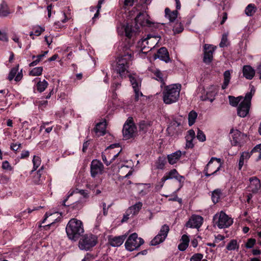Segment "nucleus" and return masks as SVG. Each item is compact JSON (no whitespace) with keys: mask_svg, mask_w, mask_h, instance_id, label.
<instances>
[{"mask_svg":"<svg viewBox=\"0 0 261 261\" xmlns=\"http://www.w3.org/2000/svg\"><path fill=\"white\" fill-rule=\"evenodd\" d=\"M66 232L70 240H77L84 232L82 222L75 218L71 219L67 224Z\"/></svg>","mask_w":261,"mask_h":261,"instance_id":"obj_1","label":"nucleus"},{"mask_svg":"<svg viewBox=\"0 0 261 261\" xmlns=\"http://www.w3.org/2000/svg\"><path fill=\"white\" fill-rule=\"evenodd\" d=\"M133 55V51L127 48L124 53L117 59L115 71L119 74L121 77L125 75V72H127V68L129 66Z\"/></svg>","mask_w":261,"mask_h":261,"instance_id":"obj_2","label":"nucleus"},{"mask_svg":"<svg viewBox=\"0 0 261 261\" xmlns=\"http://www.w3.org/2000/svg\"><path fill=\"white\" fill-rule=\"evenodd\" d=\"M181 85L175 84L165 86L163 91V99L166 104L176 102L179 97Z\"/></svg>","mask_w":261,"mask_h":261,"instance_id":"obj_3","label":"nucleus"},{"mask_svg":"<svg viewBox=\"0 0 261 261\" xmlns=\"http://www.w3.org/2000/svg\"><path fill=\"white\" fill-rule=\"evenodd\" d=\"M254 93L255 88L253 86H251L250 91L246 94L244 100L240 103L238 108V115L240 117L244 118L248 114L251 100Z\"/></svg>","mask_w":261,"mask_h":261,"instance_id":"obj_4","label":"nucleus"},{"mask_svg":"<svg viewBox=\"0 0 261 261\" xmlns=\"http://www.w3.org/2000/svg\"><path fill=\"white\" fill-rule=\"evenodd\" d=\"M213 223L214 225L217 226L219 228H225L232 224L233 219L224 212L221 211L214 216Z\"/></svg>","mask_w":261,"mask_h":261,"instance_id":"obj_5","label":"nucleus"},{"mask_svg":"<svg viewBox=\"0 0 261 261\" xmlns=\"http://www.w3.org/2000/svg\"><path fill=\"white\" fill-rule=\"evenodd\" d=\"M157 38L154 36H148L146 38L141 39L137 43V46L142 53L146 54L154 48L158 43Z\"/></svg>","mask_w":261,"mask_h":261,"instance_id":"obj_6","label":"nucleus"},{"mask_svg":"<svg viewBox=\"0 0 261 261\" xmlns=\"http://www.w3.org/2000/svg\"><path fill=\"white\" fill-rule=\"evenodd\" d=\"M97 242V237L92 234H86L80 240L79 247L81 250H88Z\"/></svg>","mask_w":261,"mask_h":261,"instance_id":"obj_7","label":"nucleus"},{"mask_svg":"<svg viewBox=\"0 0 261 261\" xmlns=\"http://www.w3.org/2000/svg\"><path fill=\"white\" fill-rule=\"evenodd\" d=\"M221 167V159L212 157L204 169V174L207 177L215 174Z\"/></svg>","mask_w":261,"mask_h":261,"instance_id":"obj_8","label":"nucleus"},{"mask_svg":"<svg viewBox=\"0 0 261 261\" xmlns=\"http://www.w3.org/2000/svg\"><path fill=\"white\" fill-rule=\"evenodd\" d=\"M173 178L175 179L179 182H183L185 179V177L183 176L180 175L177 171L176 169H173L166 173L165 175L161 178L159 185H157L155 186V189L158 191L160 190L167 180Z\"/></svg>","mask_w":261,"mask_h":261,"instance_id":"obj_9","label":"nucleus"},{"mask_svg":"<svg viewBox=\"0 0 261 261\" xmlns=\"http://www.w3.org/2000/svg\"><path fill=\"white\" fill-rule=\"evenodd\" d=\"M144 242L143 239L138 238L136 233H133L128 238L125 246L127 250L132 251L138 248Z\"/></svg>","mask_w":261,"mask_h":261,"instance_id":"obj_10","label":"nucleus"},{"mask_svg":"<svg viewBox=\"0 0 261 261\" xmlns=\"http://www.w3.org/2000/svg\"><path fill=\"white\" fill-rule=\"evenodd\" d=\"M169 231V227L167 225L162 226L159 233L151 240L150 244L155 246L163 242L166 239Z\"/></svg>","mask_w":261,"mask_h":261,"instance_id":"obj_11","label":"nucleus"},{"mask_svg":"<svg viewBox=\"0 0 261 261\" xmlns=\"http://www.w3.org/2000/svg\"><path fill=\"white\" fill-rule=\"evenodd\" d=\"M218 93V89L216 86L211 85L206 90H203V93L200 96V99L202 101L209 100L212 102Z\"/></svg>","mask_w":261,"mask_h":261,"instance_id":"obj_12","label":"nucleus"},{"mask_svg":"<svg viewBox=\"0 0 261 261\" xmlns=\"http://www.w3.org/2000/svg\"><path fill=\"white\" fill-rule=\"evenodd\" d=\"M129 79L135 92V100L138 101L140 97L143 96L142 93L140 91L141 85V80L138 77L132 75L129 76Z\"/></svg>","mask_w":261,"mask_h":261,"instance_id":"obj_13","label":"nucleus"},{"mask_svg":"<svg viewBox=\"0 0 261 261\" xmlns=\"http://www.w3.org/2000/svg\"><path fill=\"white\" fill-rule=\"evenodd\" d=\"M136 131V127L131 120L127 121L123 125V135L125 139H129L133 137Z\"/></svg>","mask_w":261,"mask_h":261,"instance_id":"obj_14","label":"nucleus"},{"mask_svg":"<svg viewBox=\"0 0 261 261\" xmlns=\"http://www.w3.org/2000/svg\"><path fill=\"white\" fill-rule=\"evenodd\" d=\"M216 48V46L205 44L204 45L203 62L206 64H210L213 60V53Z\"/></svg>","mask_w":261,"mask_h":261,"instance_id":"obj_15","label":"nucleus"},{"mask_svg":"<svg viewBox=\"0 0 261 261\" xmlns=\"http://www.w3.org/2000/svg\"><path fill=\"white\" fill-rule=\"evenodd\" d=\"M103 169L102 164L99 161L94 160L91 164V175L92 177L102 173Z\"/></svg>","mask_w":261,"mask_h":261,"instance_id":"obj_16","label":"nucleus"},{"mask_svg":"<svg viewBox=\"0 0 261 261\" xmlns=\"http://www.w3.org/2000/svg\"><path fill=\"white\" fill-rule=\"evenodd\" d=\"M126 238V235L119 236H109L108 241L109 244L112 247H119L121 246Z\"/></svg>","mask_w":261,"mask_h":261,"instance_id":"obj_17","label":"nucleus"},{"mask_svg":"<svg viewBox=\"0 0 261 261\" xmlns=\"http://www.w3.org/2000/svg\"><path fill=\"white\" fill-rule=\"evenodd\" d=\"M203 218L199 215H192L186 225L190 228H199L203 223Z\"/></svg>","mask_w":261,"mask_h":261,"instance_id":"obj_18","label":"nucleus"},{"mask_svg":"<svg viewBox=\"0 0 261 261\" xmlns=\"http://www.w3.org/2000/svg\"><path fill=\"white\" fill-rule=\"evenodd\" d=\"M250 185L249 191L252 193L256 194L260 190L261 187L260 182L256 177H252L249 178Z\"/></svg>","mask_w":261,"mask_h":261,"instance_id":"obj_19","label":"nucleus"},{"mask_svg":"<svg viewBox=\"0 0 261 261\" xmlns=\"http://www.w3.org/2000/svg\"><path fill=\"white\" fill-rule=\"evenodd\" d=\"M157 58L166 63L170 61V59L169 58V53L166 47H162L158 50L157 53L154 55V59H156Z\"/></svg>","mask_w":261,"mask_h":261,"instance_id":"obj_20","label":"nucleus"},{"mask_svg":"<svg viewBox=\"0 0 261 261\" xmlns=\"http://www.w3.org/2000/svg\"><path fill=\"white\" fill-rule=\"evenodd\" d=\"M242 72L244 77L247 80H252L255 75V70L250 65H244L243 67Z\"/></svg>","mask_w":261,"mask_h":261,"instance_id":"obj_21","label":"nucleus"},{"mask_svg":"<svg viewBox=\"0 0 261 261\" xmlns=\"http://www.w3.org/2000/svg\"><path fill=\"white\" fill-rule=\"evenodd\" d=\"M230 133L232 134L231 140L232 144L234 146L239 145L241 143L242 137L243 135L238 130H233V129H231L230 130Z\"/></svg>","mask_w":261,"mask_h":261,"instance_id":"obj_22","label":"nucleus"},{"mask_svg":"<svg viewBox=\"0 0 261 261\" xmlns=\"http://www.w3.org/2000/svg\"><path fill=\"white\" fill-rule=\"evenodd\" d=\"M106 121L105 120L102 122H100L98 123L95 128H94V130L96 134V135L98 136H103L106 134Z\"/></svg>","mask_w":261,"mask_h":261,"instance_id":"obj_23","label":"nucleus"},{"mask_svg":"<svg viewBox=\"0 0 261 261\" xmlns=\"http://www.w3.org/2000/svg\"><path fill=\"white\" fill-rule=\"evenodd\" d=\"M182 155V152L180 150H177L172 153L167 155L168 162L171 165H174L180 159Z\"/></svg>","mask_w":261,"mask_h":261,"instance_id":"obj_24","label":"nucleus"},{"mask_svg":"<svg viewBox=\"0 0 261 261\" xmlns=\"http://www.w3.org/2000/svg\"><path fill=\"white\" fill-rule=\"evenodd\" d=\"M180 243L178 246V248L180 251H185L188 247L189 243V237L186 234H184L180 240Z\"/></svg>","mask_w":261,"mask_h":261,"instance_id":"obj_25","label":"nucleus"},{"mask_svg":"<svg viewBox=\"0 0 261 261\" xmlns=\"http://www.w3.org/2000/svg\"><path fill=\"white\" fill-rule=\"evenodd\" d=\"M165 17L169 20L170 22H173L177 18L178 15L177 10L171 11L168 8L165 9Z\"/></svg>","mask_w":261,"mask_h":261,"instance_id":"obj_26","label":"nucleus"},{"mask_svg":"<svg viewBox=\"0 0 261 261\" xmlns=\"http://www.w3.org/2000/svg\"><path fill=\"white\" fill-rule=\"evenodd\" d=\"M142 206V203L141 202H138L127 209L128 213L131 214L132 216H135L139 213V211L141 209Z\"/></svg>","mask_w":261,"mask_h":261,"instance_id":"obj_27","label":"nucleus"},{"mask_svg":"<svg viewBox=\"0 0 261 261\" xmlns=\"http://www.w3.org/2000/svg\"><path fill=\"white\" fill-rule=\"evenodd\" d=\"M78 193H79L81 195H83L84 197H86L87 196V193H86L85 190H79V189H75L74 190H73L72 191H70L69 192V194H68V196H67L66 198H65L63 201V204L64 206H66L67 205L66 204V202L67 201V200H68L69 197H70L71 196H72L74 194H78ZM67 205L68 206L69 205Z\"/></svg>","mask_w":261,"mask_h":261,"instance_id":"obj_28","label":"nucleus"},{"mask_svg":"<svg viewBox=\"0 0 261 261\" xmlns=\"http://www.w3.org/2000/svg\"><path fill=\"white\" fill-rule=\"evenodd\" d=\"M224 81L222 85V89L224 90L228 86L231 79V71L229 70L225 71L223 74Z\"/></svg>","mask_w":261,"mask_h":261,"instance_id":"obj_29","label":"nucleus"},{"mask_svg":"<svg viewBox=\"0 0 261 261\" xmlns=\"http://www.w3.org/2000/svg\"><path fill=\"white\" fill-rule=\"evenodd\" d=\"M122 29H123L125 32V35L128 38H130L134 35L135 34V32L133 28L132 25L128 24L124 25Z\"/></svg>","mask_w":261,"mask_h":261,"instance_id":"obj_30","label":"nucleus"},{"mask_svg":"<svg viewBox=\"0 0 261 261\" xmlns=\"http://www.w3.org/2000/svg\"><path fill=\"white\" fill-rule=\"evenodd\" d=\"M250 153L248 152H243L240 156L239 162V170H241L244 164L245 160H247L250 157Z\"/></svg>","mask_w":261,"mask_h":261,"instance_id":"obj_31","label":"nucleus"},{"mask_svg":"<svg viewBox=\"0 0 261 261\" xmlns=\"http://www.w3.org/2000/svg\"><path fill=\"white\" fill-rule=\"evenodd\" d=\"M145 14L143 13H139L135 18V22L137 24H139L141 25H144L146 24L149 23V20L144 19Z\"/></svg>","mask_w":261,"mask_h":261,"instance_id":"obj_32","label":"nucleus"},{"mask_svg":"<svg viewBox=\"0 0 261 261\" xmlns=\"http://www.w3.org/2000/svg\"><path fill=\"white\" fill-rule=\"evenodd\" d=\"M154 75L155 76V79L158 81H160L162 83V85H165V80L166 78V76H164V74L160 70L155 69L152 71Z\"/></svg>","mask_w":261,"mask_h":261,"instance_id":"obj_33","label":"nucleus"},{"mask_svg":"<svg viewBox=\"0 0 261 261\" xmlns=\"http://www.w3.org/2000/svg\"><path fill=\"white\" fill-rule=\"evenodd\" d=\"M10 12L9 11L7 4L3 2L0 7V16L1 17H6L9 14Z\"/></svg>","mask_w":261,"mask_h":261,"instance_id":"obj_34","label":"nucleus"},{"mask_svg":"<svg viewBox=\"0 0 261 261\" xmlns=\"http://www.w3.org/2000/svg\"><path fill=\"white\" fill-rule=\"evenodd\" d=\"M43 169V167L42 166L41 168L35 173V174L33 177V182L35 185H39L41 183L42 179L41 178V172Z\"/></svg>","mask_w":261,"mask_h":261,"instance_id":"obj_35","label":"nucleus"},{"mask_svg":"<svg viewBox=\"0 0 261 261\" xmlns=\"http://www.w3.org/2000/svg\"><path fill=\"white\" fill-rule=\"evenodd\" d=\"M48 83L45 80L43 81H39L36 84V88L39 92H43L48 86Z\"/></svg>","mask_w":261,"mask_h":261,"instance_id":"obj_36","label":"nucleus"},{"mask_svg":"<svg viewBox=\"0 0 261 261\" xmlns=\"http://www.w3.org/2000/svg\"><path fill=\"white\" fill-rule=\"evenodd\" d=\"M121 150V149H120L117 153L114 154L112 158H111L109 161L107 160L106 155L102 153L101 155V158L103 162L107 166L110 165L111 163L114 162L115 161V160L118 158Z\"/></svg>","mask_w":261,"mask_h":261,"instance_id":"obj_37","label":"nucleus"},{"mask_svg":"<svg viewBox=\"0 0 261 261\" xmlns=\"http://www.w3.org/2000/svg\"><path fill=\"white\" fill-rule=\"evenodd\" d=\"M239 248V245L238 244L236 240H231L226 246V249L228 251H232L236 249L238 250Z\"/></svg>","mask_w":261,"mask_h":261,"instance_id":"obj_38","label":"nucleus"},{"mask_svg":"<svg viewBox=\"0 0 261 261\" xmlns=\"http://www.w3.org/2000/svg\"><path fill=\"white\" fill-rule=\"evenodd\" d=\"M256 9L254 4L248 5L245 10V13L248 16H252L256 12Z\"/></svg>","mask_w":261,"mask_h":261,"instance_id":"obj_39","label":"nucleus"},{"mask_svg":"<svg viewBox=\"0 0 261 261\" xmlns=\"http://www.w3.org/2000/svg\"><path fill=\"white\" fill-rule=\"evenodd\" d=\"M166 163V158L164 156H160L156 162V167L159 169H163Z\"/></svg>","mask_w":261,"mask_h":261,"instance_id":"obj_40","label":"nucleus"},{"mask_svg":"<svg viewBox=\"0 0 261 261\" xmlns=\"http://www.w3.org/2000/svg\"><path fill=\"white\" fill-rule=\"evenodd\" d=\"M197 117V114L194 111H191L188 115V121L189 125L190 126L192 125L195 122V120Z\"/></svg>","mask_w":261,"mask_h":261,"instance_id":"obj_41","label":"nucleus"},{"mask_svg":"<svg viewBox=\"0 0 261 261\" xmlns=\"http://www.w3.org/2000/svg\"><path fill=\"white\" fill-rule=\"evenodd\" d=\"M242 96H239L237 97H235L233 96H229L228 99L229 103L231 106L232 107H237L239 103V102L242 99Z\"/></svg>","mask_w":261,"mask_h":261,"instance_id":"obj_42","label":"nucleus"},{"mask_svg":"<svg viewBox=\"0 0 261 261\" xmlns=\"http://www.w3.org/2000/svg\"><path fill=\"white\" fill-rule=\"evenodd\" d=\"M221 194V192L219 189H216L213 191L212 195V199L214 203H216L218 202Z\"/></svg>","mask_w":261,"mask_h":261,"instance_id":"obj_43","label":"nucleus"},{"mask_svg":"<svg viewBox=\"0 0 261 261\" xmlns=\"http://www.w3.org/2000/svg\"><path fill=\"white\" fill-rule=\"evenodd\" d=\"M41 162V159L39 156L34 155L33 159V170H32V172L36 170L38 167L40 165Z\"/></svg>","mask_w":261,"mask_h":261,"instance_id":"obj_44","label":"nucleus"},{"mask_svg":"<svg viewBox=\"0 0 261 261\" xmlns=\"http://www.w3.org/2000/svg\"><path fill=\"white\" fill-rule=\"evenodd\" d=\"M257 152L258 155L257 158V160H261V144L256 145L251 151L250 154Z\"/></svg>","mask_w":261,"mask_h":261,"instance_id":"obj_45","label":"nucleus"},{"mask_svg":"<svg viewBox=\"0 0 261 261\" xmlns=\"http://www.w3.org/2000/svg\"><path fill=\"white\" fill-rule=\"evenodd\" d=\"M43 68L42 67H37L34 68L31 71L30 74L33 76H38L42 74Z\"/></svg>","mask_w":261,"mask_h":261,"instance_id":"obj_46","label":"nucleus"},{"mask_svg":"<svg viewBox=\"0 0 261 261\" xmlns=\"http://www.w3.org/2000/svg\"><path fill=\"white\" fill-rule=\"evenodd\" d=\"M183 26L180 22L176 23L173 28V31L174 34L180 33L183 31Z\"/></svg>","mask_w":261,"mask_h":261,"instance_id":"obj_47","label":"nucleus"},{"mask_svg":"<svg viewBox=\"0 0 261 261\" xmlns=\"http://www.w3.org/2000/svg\"><path fill=\"white\" fill-rule=\"evenodd\" d=\"M150 126V124L144 121H142L139 123V127L140 130H142L144 132L147 131L148 127Z\"/></svg>","mask_w":261,"mask_h":261,"instance_id":"obj_48","label":"nucleus"},{"mask_svg":"<svg viewBox=\"0 0 261 261\" xmlns=\"http://www.w3.org/2000/svg\"><path fill=\"white\" fill-rule=\"evenodd\" d=\"M256 243V240L253 238H250L247 240L245 246L247 249L252 248Z\"/></svg>","mask_w":261,"mask_h":261,"instance_id":"obj_49","label":"nucleus"},{"mask_svg":"<svg viewBox=\"0 0 261 261\" xmlns=\"http://www.w3.org/2000/svg\"><path fill=\"white\" fill-rule=\"evenodd\" d=\"M18 65L14 68H13L11 70V71L9 74L8 77V79L9 81H12L14 79V77L15 76V75L18 71Z\"/></svg>","mask_w":261,"mask_h":261,"instance_id":"obj_50","label":"nucleus"},{"mask_svg":"<svg viewBox=\"0 0 261 261\" xmlns=\"http://www.w3.org/2000/svg\"><path fill=\"white\" fill-rule=\"evenodd\" d=\"M43 58V56H40V55L36 56H33V59H35L34 61L31 62L29 65L30 66H35Z\"/></svg>","mask_w":261,"mask_h":261,"instance_id":"obj_51","label":"nucleus"},{"mask_svg":"<svg viewBox=\"0 0 261 261\" xmlns=\"http://www.w3.org/2000/svg\"><path fill=\"white\" fill-rule=\"evenodd\" d=\"M197 138L201 142H204L206 140V137L203 132L199 129H198L197 133Z\"/></svg>","mask_w":261,"mask_h":261,"instance_id":"obj_52","label":"nucleus"},{"mask_svg":"<svg viewBox=\"0 0 261 261\" xmlns=\"http://www.w3.org/2000/svg\"><path fill=\"white\" fill-rule=\"evenodd\" d=\"M9 40L7 34L5 32H2L0 30V41L8 42Z\"/></svg>","mask_w":261,"mask_h":261,"instance_id":"obj_53","label":"nucleus"},{"mask_svg":"<svg viewBox=\"0 0 261 261\" xmlns=\"http://www.w3.org/2000/svg\"><path fill=\"white\" fill-rule=\"evenodd\" d=\"M202 258L203 254L201 253H196L192 256L190 261H201Z\"/></svg>","mask_w":261,"mask_h":261,"instance_id":"obj_54","label":"nucleus"},{"mask_svg":"<svg viewBox=\"0 0 261 261\" xmlns=\"http://www.w3.org/2000/svg\"><path fill=\"white\" fill-rule=\"evenodd\" d=\"M227 36L226 34H223L221 39V41L219 44L221 47H223L227 45Z\"/></svg>","mask_w":261,"mask_h":261,"instance_id":"obj_55","label":"nucleus"},{"mask_svg":"<svg viewBox=\"0 0 261 261\" xmlns=\"http://www.w3.org/2000/svg\"><path fill=\"white\" fill-rule=\"evenodd\" d=\"M2 168L4 170H7L11 171L12 170V168L10 165L9 163L7 161H5L3 162Z\"/></svg>","mask_w":261,"mask_h":261,"instance_id":"obj_56","label":"nucleus"},{"mask_svg":"<svg viewBox=\"0 0 261 261\" xmlns=\"http://www.w3.org/2000/svg\"><path fill=\"white\" fill-rule=\"evenodd\" d=\"M44 31V29L40 27H35L34 29V34L36 36H39L41 33Z\"/></svg>","mask_w":261,"mask_h":261,"instance_id":"obj_57","label":"nucleus"},{"mask_svg":"<svg viewBox=\"0 0 261 261\" xmlns=\"http://www.w3.org/2000/svg\"><path fill=\"white\" fill-rule=\"evenodd\" d=\"M134 216H132L131 214H129L128 213V210H127L125 214L123 216V217L121 220L122 222H126L130 218L133 217Z\"/></svg>","mask_w":261,"mask_h":261,"instance_id":"obj_58","label":"nucleus"},{"mask_svg":"<svg viewBox=\"0 0 261 261\" xmlns=\"http://www.w3.org/2000/svg\"><path fill=\"white\" fill-rule=\"evenodd\" d=\"M20 143H12L10 146V148L13 151H17L21 147Z\"/></svg>","mask_w":261,"mask_h":261,"instance_id":"obj_59","label":"nucleus"},{"mask_svg":"<svg viewBox=\"0 0 261 261\" xmlns=\"http://www.w3.org/2000/svg\"><path fill=\"white\" fill-rule=\"evenodd\" d=\"M188 135L186 137V139L193 140L195 137V132L193 130L191 129L188 132Z\"/></svg>","mask_w":261,"mask_h":261,"instance_id":"obj_60","label":"nucleus"},{"mask_svg":"<svg viewBox=\"0 0 261 261\" xmlns=\"http://www.w3.org/2000/svg\"><path fill=\"white\" fill-rule=\"evenodd\" d=\"M48 101L45 100L39 101L37 103L39 108L45 107L47 105Z\"/></svg>","mask_w":261,"mask_h":261,"instance_id":"obj_61","label":"nucleus"},{"mask_svg":"<svg viewBox=\"0 0 261 261\" xmlns=\"http://www.w3.org/2000/svg\"><path fill=\"white\" fill-rule=\"evenodd\" d=\"M101 5L98 4L96 6L97 11H96V13L94 14L93 17L92 18L93 20H94L95 18H96L98 17L99 13V10L101 9Z\"/></svg>","mask_w":261,"mask_h":261,"instance_id":"obj_62","label":"nucleus"},{"mask_svg":"<svg viewBox=\"0 0 261 261\" xmlns=\"http://www.w3.org/2000/svg\"><path fill=\"white\" fill-rule=\"evenodd\" d=\"M225 237L223 236H222L221 234H218L217 236H215V243H218L221 241H222L224 239Z\"/></svg>","mask_w":261,"mask_h":261,"instance_id":"obj_63","label":"nucleus"},{"mask_svg":"<svg viewBox=\"0 0 261 261\" xmlns=\"http://www.w3.org/2000/svg\"><path fill=\"white\" fill-rule=\"evenodd\" d=\"M134 0H125L124 6L125 7H130L133 5Z\"/></svg>","mask_w":261,"mask_h":261,"instance_id":"obj_64","label":"nucleus"}]
</instances>
